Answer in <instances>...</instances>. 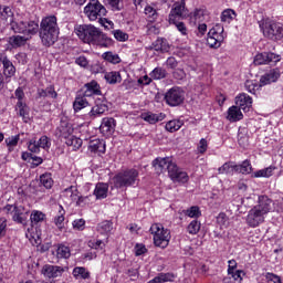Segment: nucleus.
<instances>
[{"instance_id": "9b49d317", "label": "nucleus", "mask_w": 283, "mask_h": 283, "mask_svg": "<svg viewBox=\"0 0 283 283\" xmlns=\"http://www.w3.org/2000/svg\"><path fill=\"white\" fill-rule=\"evenodd\" d=\"M165 101L170 107H178L185 102V91L180 87H172L165 94Z\"/></svg>"}, {"instance_id": "603ef678", "label": "nucleus", "mask_w": 283, "mask_h": 283, "mask_svg": "<svg viewBox=\"0 0 283 283\" xmlns=\"http://www.w3.org/2000/svg\"><path fill=\"white\" fill-rule=\"evenodd\" d=\"M185 214L188 216V218H200V208L198 206H192L185 211Z\"/></svg>"}, {"instance_id": "c756f323", "label": "nucleus", "mask_w": 283, "mask_h": 283, "mask_svg": "<svg viewBox=\"0 0 283 283\" xmlns=\"http://www.w3.org/2000/svg\"><path fill=\"white\" fill-rule=\"evenodd\" d=\"M104 78L109 85H116V83H120V81H123L120 73L116 71L105 73Z\"/></svg>"}, {"instance_id": "13d9d810", "label": "nucleus", "mask_w": 283, "mask_h": 283, "mask_svg": "<svg viewBox=\"0 0 283 283\" xmlns=\"http://www.w3.org/2000/svg\"><path fill=\"white\" fill-rule=\"evenodd\" d=\"M6 144L8 147H17L19 145V135L7 138Z\"/></svg>"}, {"instance_id": "58836bf2", "label": "nucleus", "mask_w": 283, "mask_h": 283, "mask_svg": "<svg viewBox=\"0 0 283 283\" xmlns=\"http://www.w3.org/2000/svg\"><path fill=\"white\" fill-rule=\"evenodd\" d=\"M73 275L76 280H90V272L85 268H74Z\"/></svg>"}, {"instance_id": "f03ea898", "label": "nucleus", "mask_w": 283, "mask_h": 283, "mask_svg": "<svg viewBox=\"0 0 283 283\" xmlns=\"http://www.w3.org/2000/svg\"><path fill=\"white\" fill-rule=\"evenodd\" d=\"M273 209V200L268 196H259L258 205L254 206L251 210H249L245 222L248 227L255 229L263 224L264 220H266V216L271 213Z\"/></svg>"}, {"instance_id": "f704fd0d", "label": "nucleus", "mask_w": 283, "mask_h": 283, "mask_svg": "<svg viewBox=\"0 0 283 283\" xmlns=\"http://www.w3.org/2000/svg\"><path fill=\"white\" fill-rule=\"evenodd\" d=\"M112 229H114V223H112V221H107V220L106 221H102L97 226V231L102 235H107L108 233H112Z\"/></svg>"}, {"instance_id": "ea45409f", "label": "nucleus", "mask_w": 283, "mask_h": 283, "mask_svg": "<svg viewBox=\"0 0 283 283\" xmlns=\"http://www.w3.org/2000/svg\"><path fill=\"white\" fill-rule=\"evenodd\" d=\"M40 182L45 189H52V185H54V180H52L51 174H43L40 176Z\"/></svg>"}, {"instance_id": "e2e57ef3", "label": "nucleus", "mask_w": 283, "mask_h": 283, "mask_svg": "<svg viewBox=\"0 0 283 283\" xmlns=\"http://www.w3.org/2000/svg\"><path fill=\"white\" fill-rule=\"evenodd\" d=\"M242 274H244V272H243V271H240V270H234V271H232V272H229V275H231V277H233V280H234L235 282L242 281Z\"/></svg>"}, {"instance_id": "c9c22d12", "label": "nucleus", "mask_w": 283, "mask_h": 283, "mask_svg": "<svg viewBox=\"0 0 283 283\" xmlns=\"http://www.w3.org/2000/svg\"><path fill=\"white\" fill-rule=\"evenodd\" d=\"M27 21H14L12 20L10 22L11 25V30H13L15 32V34H25V25H27Z\"/></svg>"}, {"instance_id": "ddd939ff", "label": "nucleus", "mask_w": 283, "mask_h": 283, "mask_svg": "<svg viewBox=\"0 0 283 283\" xmlns=\"http://www.w3.org/2000/svg\"><path fill=\"white\" fill-rule=\"evenodd\" d=\"M80 94L84 97H91V96H101L103 93L101 92V85H98V82L91 81L82 87L80 91Z\"/></svg>"}, {"instance_id": "7ed1b4c3", "label": "nucleus", "mask_w": 283, "mask_h": 283, "mask_svg": "<svg viewBox=\"0 0 283 283\" xmlns=\"http://www.w3.org/2000/svg\"><path fill=\"white\" fill-rule=\"evenodd\" d=\"M153 167L155 168L157 174H165V171H167L172 182L185 184L189 181V176L187 175V172L178 168V165L171 161V158L169 157L156 158L153 161Z\"/></svg>"}, {"instance_id": "09e8293b", "label": "nucleus", "mask_w": 283, "mask_h": 283, "mask_svg": "<svg viewBox=\"0 0 283 283\" xmlns=\"http://www.w3.org/2000/svg\"><path fill=\"white\" fill-rule=\"evenodd\" d=\"M233 17H235V11L232 9H227L221 13V21L223 23H229V21L233 20Z\"/></svg>"}, {"instance_id": "e433bc0d", "label": "nucleus", "mask_w": 283, "mask_h": 283, "mask_svg": "<svg viewBox=\"0 0 283 283\" xmlns=\"http://www.w3.org/2000/svg\"><path fill=\"white\" fill-rule=\"evenodd\" d=\"M25 22H27L25 31H24L25 36H33V34H36V32H39V23H36L35 21H25Z\"/></svg>"}, {"instance_id": "f3484780", "label": "nucleus", "mask_w": 283, "mask_h": 283, "mask_svg": "<svg viewBox=\"0 0 283 283\" xmlns=\"http://www.w3.org/2000/svg\"><path fill=\"white\" fill-rule=\"evenodd\" d=\"M74 133V128H72V125L67 120H61L59 127L55 130V135L57 138H70L72 134Z\"/></svg>"}, {"instance_id": "79ce46f5", "label": "nucleus", "mask_w": 283, "mask_h": 283, "mask_svg": "<svg viewBox=\"0 0 283 283\" xmlns=\"http://www.w3.org/2000/svg\"><path fill=\"white\" fill-rule=\"evenodd\" d=\"M164 116L163 114H153V113H148L144 116V120H146V123H149L150 125H156V123L163 120Z\"/></svg>"}, {"instance_id": "7c9ffc66", "label": "nucleus", "mask_w": 283, "mask_h": 283, "mask_svg": "<svg viewBox=\"0 0 283 283\" xmlns=\"http://www.w3.org/2000/svg\"><path fill=\"white\" fill-rule=\"evenodd\" d=\"M12 17H14V12H12L11 7L0 6V19H2V21H10V23H12Z\"/></svg>"}, {"instance_id": "473e14b6", "label": "nucleus", "mask_w": 283, "mask_h": 283, "mask_svg": "<svg viewBox=\"0 0 283 283\" xmlns=\"http://www.w3.org/2000/svg\"><path fill=\"white\" fill-rule=\"evenodd\" d=\"M65 144L67 145V147H72L73 150L76 151V149H81V147L83 146V140L81 138L74 137L73 135H70L65 139Z\"/></svg>"}, {"instance_id": "4c0bfd02", "label": "nucleus", "mask_w": 283, "mask_h": 283, "mask_svg": "<svg viewBox=\"0 0 283 283\" xmlns=\"http://www.w3.org/2000/svg\"><path fill=\"white\" fill-rule=\"evenodd\" d=\"M65 222V210L63 206H59V214L54 218V224L57 229H63V223Z\"/></svg>"}, {"instance_id": "dca6fc26", "label": "nucleus", "mask_w": 283, "mask_h": 283, "mask_svg": "<svg viewBox=\"0 0 283 283\" xmlns=\"http://www.w3.org/2000/svg\"><path fill=\"white\" fill-rule=\"evenodd\" d=\"M0 62L3 65V75L6 76V81L9 83L10 78L17 74V67H14V64H12V62L4 54H0Z\"/></svg>"}, {"instance_id": "39448f33", "label": "nucleus", "mask_w": 283, "mask_h": 283, "mask_svg": "<svg viewBox=\"0 0 283 283\" xmlns=\"http://www.w3.org/2000/svg\"><path fill=\"white\" fill-rule=\"evenodd\" d=\"M136 180H138V171L132 168L115 175L112 179V182L115 189H125L136 185Z\"/></svg>"}, {"instance_id": "49530a36", "label": "nucleus", "mask_w": 283, "mask_h": 283, "mask_svg": "<svg viewBox=\"0 0 283 283\" xmlns=\"http://www.w3.org/2000/svg\"><path fill=\"white\" fill-rule=\"evenodd\" d=\"M187 231H188V233H190V235H196L197 233H199V231H200V221H198V220H192V221L188 224Z\"/></svg>"}, {"instance_id": "20e7f679", "label": "nucleus", "mask_w": 283, "mask_h": 283, "mask_svg": "<svg viewBox=\"0 0 283 283\" xmlns=\"http://www.w3.org/2000/svg\"><path fill=\"white\" fill-rule=\"evenodd\" d=\"M40 39L46 48L54 45L59 39V24L56 17L50 15L44 18L40 24Z\"/></svg>"}, {"instance_id": "a19ab883", "label": "nucleus", "mask_w": 283, "mask_h": 283, "mask_svg": "<svg viewBox=\"0 0 283 283\" xmlns=\"http://www.w3.org/2000/svg\"><path fill=\"white\" fill-rule=\"evenodd\" d=\"M275 168L268 167L265 169H261L254 172V178H271L273 176V171Z\"/></svg>"}, {"instance_id": "bb28decb", "label": "nucleus", "mask_w": 283, "mask_h": 283, "mask_svg": "<svg viewBox=\"0 0 283 283\" xmlns=\"http://www.w3.org/2000/svg\"><path fill=\"white\" fill-rule=\"evenodd\" d=\"M59 94L54 90V86H49L46 88H39L38 90V98H56Z\"/></svg>"}, {"instance_id": "864d4df0", "label": "nucleus", "mask_w": 283, "mask_h": 283, "mask_svg": "<svg viewBox=\"0 0 283 283\" xmlns=\"http://www.w3.org/2000/svg\"><path fill=\"white\" fill-rule=\"evenodd\" d=\"M217 224L224 227V229H227V227H229V217L227 216V213L221 212L218 214Z\"/></svg>"}, {"instance_id": "1a4fd4ad", "label": "nucleus", "mask_w": 283, "mask_h": 283, "mask_svg": "<svg viewBox=\"0 0 283 283\" xmlns=\"http://www.w3.org/2000/svg\"><path fill=\"white\" fill-rule=\"evenodd\" d=\"M219 174H251L253 168L251 167V163L249 160H244L241 165H234L233 161L223 164L219 169Z\"/></svg>"}, {"instance_id": "cd10ccee", "label": "nucleus", "mask_w": 283, "mask_h": 283, "mask_svg": "<svg viewBox=\"0 0 283 283\" xmlns=\"http://www.w3.org/2000/svg\"><path fill=\"white\" fill-rule=\"evenodd\" d=\"M107 191H109V186L107 184H97L94 190V196L97 200H103L107 198Z\"/></svg>"}, {"instance_id": "b1692460", "label": "nucleus", "mask_w": 283, "mask_h": 283, "mask_svg": "<svg viewBox=\"0 0 283 283\" xmlns=\"http://www.w3.org/2000/svg\"><path fill=\"white\" fill-rule=\"evenodd\" d=\"M169 42L165 39H157L155 42H153L150 49L155 50L156 52H169Z\"/></svg>"}, {"instance_id": "3c124183", "label": "nucleus", "mask_w": 283, "mask_h": 283, "mask_svg": "<svg viewBox=\"0 0 283 283\" xmlns=\"http://www.w3.org/2000/svg\"><path fill=\"white\" fill-rule=\"evenodd\" d=\"M145 14L148 15L150 23H154V21L158 19V11H156V9H154L153 7H146Z\"/></svg>"}, {"instance_id": "4d7b16f0", "label": "nucleus", "mask_w": 283, "mask_h": 283, "mask_svg": "<svg viewBox=\"0 0 283 283\" xmlns=\"http://www.w3.org/2000/svg\"><path fill=\"white\" fill-rule=\"evenodd\" d=\"M265 280L268 283H282V279L273 273H266Z\"/></svg>"}, {"instance_id": "a211bd4d", "label": "nucleus", "mask_w": 283, "mask_h": 283, "mask_svg": "<svg viewBox=\"0 0 283 283\" xmlns=\"http://www.w3.org/2000/svg\"><path fill=\"white\" fill-rule=\"evenodd\" d=\"M235 105H238L239 109L249 112V109H251V106L253 105V99L251 98V96L243 93L237 96Z\"/></svg>"}, {"instance_id": "aec40b11", "label": "nucleus", "mask_w": 283, "mask_h": 283, "mask_svg": "<svg viewBox=\"0 0 283 283\" xmlns=\"http://www.w3.org/2000/svg\"><path fill=\"white\" fill-rule=\"evenodd\" d=\"M65 270L59 265H44L42 269L43 275L45 277H61Z\"/></svg>"}, {"instance_id": "c85d7f7f", "label": "nucleus", "mask_w": 283, "mask_h": 283, "mask_svg": "<svg viewBox=\"0 0 283 283\" xmlns=\"http://www.w3.org/2000/svg\"><path fill=\"white\" fill-rule=\"evenodd\" d=\"M15 109L18 111L19 116H21L24 120V123H28L29 120V114H30V107H28V104L23 102H18L15 105Z\"/></svg>"}, {"instance_id": "5701e85b", "label": "nucleus", "mask_w": 283, "mask_h": 283, "mask_svg": "<svg viewBox=\"0 0 283 283\" xmlns=\"http://www.w3.org/2000/svg\"><path fill=\"white\" fill-rule=\"evenodd\" d=\"M114 127H116V120L112 117H105L102 120L99 130L102 132V134H109V132L114 130Z\"/></svg>"}, {"instance_id": "4468645a", "label": "nucleus", "mask_w": 283, "mask_h": 283, "mask_svg": "<svg viewBox=\"0 0 283 283\" xmlns=\"http://www.w3.org/2000/svg\"><path fill=\"white\" fill-rule=\"evenodd\" d=\"M280 55L271 52L259 53L254 57V65H269V63H277Z\"/></svg>"}, {"instance_id": "2eb2a0df", "label": "nucleus", "mask_w": 283, "mask_h": 283, "mask_svg": "<svg viewBox=\"0 0 283 283\" xmlns=\"http://www.w3.org/2000/svg\"><path fill=\"white\" fill-rule=\"evenodd\" d=\"M185 17H187L185 1L176 2L169 14V23H176L177 19H185Z\"/></svg>"}, {"instance_id": "de8ad7c7", "label": "nucleus", "mask_w": 283, "mask_h": 283, "mask_svg": "<svg viewBox=\"0 0 283 283\" xmlns=\"http://www.w3.org/2000/svg\"><path fill=\"white\" fill-rule=\"evenodd\" d=\"M103 60L107 61L108 63H120V57L118 54H114L113 52H105L103 55Z\"/></svg>"}, {"instance_id": "a18cd8bd", "label": "nucleus", "mask_w": 283, "mask_h": 283, "mask_svg": "<svg viewBox=\"0 0 283 283\" xmlns=\"http://www.w3.org/2000/svg\"><path fill=\"white\" fill-rule=\"evenodd\" d=\"M167 76V71L163 67H156L150 73V78H154L155 81H160V78H165Z\"/></svg>"}, {"instance_id": "6e6552de", "label": "nucleus", "mask_w": 283, "mask_h": 283, "mask_svg": "<svg viewBox=\"0 0 283 283\" xmlns=\"http://www.w3.org/2000/svg\"><path fill=\"white\" fill-rule=\"evenodd\" d=\"M261 29L266 39H271L272 41L283 39V25L279 22L265 21L261 24Z\"/></svg>"}, {"instance_id": "f8f14e48", "label": "nucleus", "mask_w": 283, "mask_h": 283, "mask_svg": "<svg viewBox=\"0 0 283 283\" xmlns=\"http://www.w3.org/2000/svg\"><path fill=\"white\" fill-rule=\"evenodd\" d=\"M52 145V142L48 136H42L38 142L35 139H31L29 142V151H32V154H39L42 149H50Z\"/></svg>"}, {"instance_id": "8fccbe9b", "label": "nucleus", "mask_w": 283, "mask_h": 283, "mask_svg": "<svg viewBox=\"0 0 283 283\" xmlns=\"http://www.w3.org/2000/svg\"><path fill=\"white\" fill-rule=\"evenodd\" d=\"M43 220H45V213L39 210H35L31 213V222L39 224V222H43Z\"/></svg>"}, {"instance_id": "338daca9", "label": "nucleus", "mask_w": 283, "mask_h": 283, "mask_svg": "<svg viewBox=\"0 0 283 283\" xmlns=\"http://www.w3.org/2000/svg\"><path fill=\"white\" fill-rule=\"evenodd\" d=\"M198 151L199 154H205V151H207V139L202 138L199 142Z\"/></svg>"}, {"instance_id": "c03bdc74", "label": "nucleus", "mask_w": 283, "mask_h": 283, "mask_svg": "<svg viewBox=\"0 0 283 283\" xmlns=\"http://www.w3.org/2000/svg\"><path fill=\"white\" fill-rule=\"evenodd\" d=\"M171 280H174L172 274L161 273L158 276H156L155 279H153L151 281H149L148 283H165V282H171Z\"/></svg>"}, {"instance_id": "72a5a7b5", "label": "nucleus", "mask_w": 283, "mask_h": 283, "mask_svg": "<svg viewBox=\"0 0 283 283\" xmlns=\"http://www.w3.org/2000/svg\"><path fill=\"white\" fill-rule=\"evenodd\" d=\"M108 107L106 104H96L91 112L88 113V116L91 118H96V116H101L107 112Z\"/></svg>"}, {"instance_id": "393cba45", "label": "nucleus", "mask_w": 283, "mask_h": 283, "mask_svg": "<svg viewBox=\"0 0 283 283\" xmlns=\"http://www.w3.org/2000/svg\"><path fill=\"white\" fill-rule=\"evenodd\" d=\"M30 38L23 36V35H12L9 38L8 43L12 48H21L22 45H25Z\"/></svg>"}, {"instance_id": "0e129e2a", "label": "nucleus", "mask_w": 283, "mask_h": 283, "mask_svg": "<svg viewBox=\"0 0 283 283\" xmlns=\"http://www.w3.org/2000/svg\"><path fill=\"white\" fill-rule=\"evenodd\" d=\"M6 227H8V220H6V218H0V238L6 235Z\"/></svg>"}, {"instance_id": "5fc2aeb1", "label": "nucleus", "mask_w": 283, "mask_h": 283, "mask_svg": "<svg viewBox=\"0 0 283 283\" xmlns=\"http://www.w3.org/2000/svg\"><path fill=\"white\" fill-rule=\"evenodd\" d=\"M70 255H71L70 248H67L65 245H60L57 248V258L67 259V258H70Z\"/></svg>"}, {"instance_id": "680f3d73", "label": "nucleus", "mask_w": 283, "mask_h": 283, "mask_svg": "<svg viewBox=\"0 0 283 283\" xmlns=\"http://www.w3.org/2000/svg\"><path fill=\"white\" fill-rule=\"evenodd\" d=\"M87 244L90 249H103V240H90Z\"/></svg>"}, {"instance_id": "37998d69", "label": "nucleus", "mask_w": 283, "mask_h": 283, "mask_svg": "<svg viewBox=\"0 0 283 283\" xmlns=\"http://www.w3.org/2000/svg\"><path fill=\"white\" fill-rule=\"evenodd\" d=\"M182 127V122L178 119L170 120L166 124L167 132H170V134H174V132H178Z\"/></svg>"}, {"instance_id": "052dcab7", "label": "nucleus", "mask_w": 283, "mask_h": 283, "mask_svg": "<svg viewBox=\"0 0 283 283\" xmlns=\"http://www.w3.org/2000/svg\"><path fill=\"white\" fill-rule=\"evenodd\" d=\"M170 23H174V25H176L177 30L181 32V34H187V27L185 25V22H178V20H175V22Z\"/></svg>"}, {"instance_id": "69168bd1", "label": "nucleus", "mask_w": 283, "mask_h": 283, "mask_svg": "<svg viewBox=\"0 0 283 283\" xmlns=\"http://www.w3.org/2000/svg\"><path fill=\"white\" fill-rule=\"evenodd\" d=\"M174 78H177V81H182L185 78V71L182 69H177L172 73Z\"/></svg>"}, {"instance_id": "423d86ee", "label": "nucleus", "mask_w": 283, "mask_h": 283, "mask_svg": "<svg viewBox=\"0 0 283 283\" xmlns=\"http://www.w3.org/2000/svg\"><path fill=\"white\" fill-rule=\"evenodd\" d=\"M84 14H86L90 21H96L98 19L101 25L107 23V19H103L107 14V9L98 0H92L85 8Z\"/></svg>"}, {"instance_id": "9d476101", "label": "nucleus", "mask_w": 283, "mask_h": 283, "mask_svg": "<svg viewBox=\"0 0 283 283\" xmlns=\"http://www.w3.org/2000/svg\"><path fill=\"white\" fill-rule=\"evenodd\" d=\"M224 28L217 24L208 32L207 43L210 48H220L224 41Z\"/></svg>"}, {"instance_id": "6e6d98bb", "label": "nucleus", "mask_w": 283, "mask_h": 283, "mask_svg": "<svg viewBox=\"0 0 283 283\" xmlns=\"http://www.w3.org/2000/svg\"><path fill=\"white\" fill-rule=\"evenodd\" d=\"M113 34L116 41H127V39H129V35L122 30H115L113 31Z\"/></svg>"}, {"instance_id": "2f4dec72", "label": "nucleus", "mask_w": 283, "mask_h": 283, "mask_svg": "<svg viewBox=\"0 0 283 283\" xmlns=\"http://www.w3.org/2000/svg\"><path fill=\"white\" fill-rule=\"evenodd\" d=\"M87 105H90V103L87 102L86 97H84V95L81 96L80 93L73 103V109L75 112H81V109H84V107H87Z\"/></svg>"}, {"instance_id": "a878e982", "label": "nucleus", "mask_w": 283, "mask_h": 283, "mask_svg": "<svg viewBox=\"0 0 283 283\" xmlns=\"http://www.w3.org/2000/svg\"><path fill=\"white\" fill-rule=\"evenodd\" d=\"M88 149L94 154H96V151H98L99 154H105V143L101 139H92L88 143Z\"/></svg>"}, {"instance_id": "412c9836", "label": "nucleus", "mask_w": 283, "mask_h": 283, "mask_svg": "<svg viewBox=\"0 0 283 283\" xmlns=\"http://www.w3.org/2000/svg\"><path fill=\"white\" fill-rule=\"evenodd\" d=\"M280 78V72L272 70L269 73L264 74L260 78V85H271V83H275Z\"/></svg>"}, {"instance_id": "0eeeda50", "label": "nucleus", "mask_w": 283, "mask_h": 283, "mask_svg": "<svg viewBox=\"0 0 283 283\" xmlns=\"http://www.w3.org/2000/svg\"><path fill=\"white\" fill-rule=\"evenodd\" d=\"M150 233L154 235L155 247L160 249H167L169 247V240H171V232L168 229H165L160 223H154L150 227Z\"/></svg>"}, {"instance_id": "774afa93", "label": "nucleus", "mask_w": 283, "mask_h": 283, "mask_svg": "<svg viewBox=\"0 0 283 283\" xmlns=\"http://www.w3.org/2000/svg\"><path fill=\"white\" fill-rule=\"evenodd\" d=\"M202 17H205V10L202 9H197L195 12H193V19L196 21H202Z\"/></svg>"}, {"instance_id": "bf43d9fd", "label": "nucleus", "mask_w": 283, "mask_h": 283, "mask_svg": "<svg viewBox=\"0 0 283 283\" xmlns=\"http://www.w3.org/2000/svg\"><path fill=\"white\" fill-rule=\"evenodd\" d=\"M73 228L77 231H83L85 229V220L84 219H77L73 221Z\"/></svg>"}, {"instance_id": "f257e3e1", "label": "nucleus", "mask_w": 283, "mask_h": 283, "mask_svg": "<svg viewBox=\"0 0 283 283\" xmlns=\"http://www.w3.org/2000/svg\"><path fill=\"white\" fill-rule=\"evenodd\" d=\"M77 36L91 45H99V48H112L114 40L108 38L103 31L92 24H83L77 29Z\"/></svg>"}, {"instance_id": "4be33fe9", "label": "nucleus", "mask_w": 283, "mask_h": 283, "mask_svg": "<svg viewBox=\"0 0 283 283\" xmlns=\"http://www.w3.org/2000/svg\"><path fill=\"white\" fill-rule=\"evenodd\" d=\"M228 120H230L231 123H238V120H242L243 115H242V111L241 108H239L238 106H231L228 109V116H227Z\"/></svg>"}, {"instance_id": "6ab92c4d", "label": "nucleus", "mask_w": 283, "mask_h": 283, "mask_svg": "<svg viewBox=\"0 0 283 283\" xmlns=\"http://www.w3.org/2000/svg\"><path fill=\"white\" fill-rule=\"evenodd\" d=\"M13 222H18V224H25V220H28V211L25 212V208L23 206H14L13 207Z\"/></svg>"}]
</instances>
